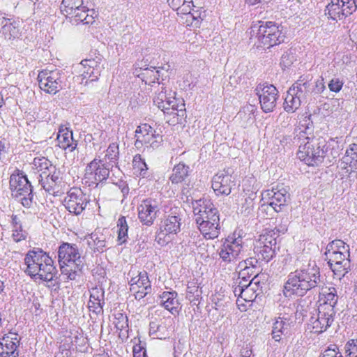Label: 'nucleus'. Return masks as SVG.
Segmentation results:
<instances>
[{"label":"nucleus","instance_id":"nucleus-1","mask_svg":"<svg viewBox=\"0 0 357 357\" xmlns=\"http://www.w3.org/2000/svg\"><path fill=\"white\" fill-rule=\"evenodd\" d=\"M323 284L319 267L314 261H309L291 272L284 285V294L304 296L308 291L320 288Z\"/></svg>","mask_w":357,"mask_h":357},{"label":"nucleus","instance_id":"nucleus-2","mask_svg":"<svg viewBox=\"0 0 357 357\" xmlns=\"http://www.w3.org/2000/svg\"><path fill=\"white\" fill-rule=\"evenodd\" d=\"M24 273L34 280L52 282L57 277V269L52 259L40 248H33L26 254Z\"/></svg>","mask_w":357,"mask_h":357},{"label":"nucleus","instance_id":"nucleus-3","mask_svg":"<svg viewBox=\"0 0 357 357\" xmlns=\"http://www.w3.org/2000/svg\"><path fill=\"white\" fill-rule=\"evenodd\" d=\"M299 148L298 158L309 166L321 163L326 153V141L323 137H310L306 132L301 130L298 135Z\"/></svg>","mask_w":357,"mask_h":357},{"label":"nucleus","instance_id":"nucleus-4","mask_svg":"<svg viewBox=\"0 0 357 357\" xmlns=\"http://www.w3.org/2000/svg\"><path fill=\"white\" fill-rule=\"evenodd\" d=\"M349 245L342 240H335L326 247V260L338 279H341L351 270Z\"/></svg>","mask_w":357,"mask_h":357},{"label":"nucleus","instance_id":"nucleus-5","mask_svg":"<svg viewBox=\"0 0 357 357\" xmlns=\"http://www.w3.org/2000/svg\"><path fill=\"white\" fill-rule=\"evenodd\" d=\"M58 257L62 275H66L68 280H76L84 266L83 259L77 246L63 243L59 248Z\"/></svg>","mask_w":357,"mask_h":357},{"label":"nucleus","instance_id":"nucleus-6","mask_svg":"<svg viewBox=\"0 0 357 357\" xmlns=\"http://www.w3.org/2000/svg\"><path fill=\"white\" fill-rule=\"evenodd\" d=\"M284 38L282 28L273 22H259L251 27L250 38L257 47L268 49L283 43Z\"/></svg>","mask_w":357,"mask_h":357},{"label":"nucleus","instance_id":"nucleus-7","mask_svg":"<svg viewBox=\"0 0 357 357\" xmlns=\"http://www.w3.org/2000/svg\"><path fill=\"white\" fill-rule=\"evenodd\" d=\"M245 250L243 238L239 232L234 231L225 238L218 253L222 262L226 264H234L243 257Z\"/></svg>","mask_w":357,"mask_h":357},{"label":"nucleus","instance_id":"nucleus-8","mask_svg":"<svg viewBox=\"0 0 357 357\" xmlns=\"http://www.w3.org/2000/svg\"><path fill=\"white\" fill-rule=\"evenodd\" d=\"M10 189L12 195L22 204L29 208L33 203V190L31 183L22 171L16 169L10 176Z\"/></svg>","mask_w":357,"mask_h":357},{"label":"nucleus","instance_id":"nucleus-9","mask_svg":"<svg viewBox=\"0 0 357 357\" xmlns=\"http://www.w3.org/2000/svg\"><path fill=\"white\" fill-rule=\"evenodd\" d=\"M153 102L164 113L174 116H177V122L181 121L185 116L184 101L171 96L170 93L167 95V91L163 86L161 87L160 91L155 93Z\"/></svg>","mask_w":357,"mask_h":357},{"label":"nucleus","instance_id":"nucleus-10","mask_svg":"<svg viewBox=\"0 0 357 357\" xmlns=\"http://www.w3.org/2000/svg\"><path fill=\"white\" fill-rule=\"evenodd\" d=\"M66 75L59 69H45L38 75L39 87L45 93L56 94L65 86Z\"/></svg>","mask_w":357,"mask_h":357},{"label":"nucleus","instance_id":"nucleus-11","mask_svg":"<svg viewBox=\"0 0 357 357\" xmlns=\"http://www.w3.org/2000/svg\"><path fill=\"white\" fill-rule=\"evenodd\" d=\"M136 139L135 146L137 149H156L159 146L162 137L156 133V130L147 123H142L137 126L135 130Z\"/></svg>","mask_w":357,"mask_h":357},{"label":"nucleus","instance_id":"nucleus-12","mask_svg":"<svg viewBox=\"0 0 357 357\" xmlns=\"http://www.w3.org/2000/svg\"><path fill=\"white\" fill-rule=\"evenodd\" d=\"M111 167L105 160L95 158L85 169L84 180L89 185L105 181L109 176Z\"/></svg>","mask_w":357,"mask_h":357},{"label":"nucleus","instance_id":"nucleus-13","mask_svg":"<svg viewBox=\"0 0 357 357\" xmlns=\"http://www.w3.org/2000/svg\"><path fill=\"white\" fill-rule=\"evenodd\" d=\"M335 310L330 305H319L316 314L310 320V325L314 333H321L331 326L334 321Z\"/></svg>","mask_w":357,"mask_h":357},{"label":"nucleus","instance_id":"nucleus-14","mask_svg":"<svg viewBox=\"0 0 357 357\" xmlns=\"http://www.w3.org/2000/svg\"><path fill=\"white\" fill-rule=\"evenodd\" d=\"M255 91L259 98L261 109L266 113L273 112L279 97L276 87L267 83L259 84Z\"/></svg>","mask_w":357,"mask_h":357},{"label":"nucleus","instance_id":"nucleus-15","mask_svg":"<svg viewBox=\"0 0 357 357\" xmlns=\"http://www.w3.org/2000/svg\"><path fill=\"white\" fill-rule=\"evenodd\" d=\"M357 9V0H331L326 7L329 17L338 21L351 15Z\"/></svg>","mask_w":357,"mask_h":357},{"label":"nucleus","instance_id":"nucleus-16","mask_svg":"<svg viewBox=\"0 0 357 357\" xmlns=\"http://www.w3.org/2000/svg\"><path fill=\"white\" fill-rule=\"evenodd\" d=\"M89 202V197L80 188H73L67 192L64 206L70 213L76 215L81 214Z\"/></svg>","mask_w":357,"mask_h":357},{"label":"nucleus","instance_id":"nucleus-17","mask_svg":"<svg viewBox=\"0 0 357 357\" xmlns=\"http://www.w3.org/2000/svg\"><path fill=\"white\" fill-rule=\"evenodd\" d=\"M278 249L277 240L271 235H262L256 241L254 245V252L258 259L268 262L275 255Z\"/></svg>","mask_w":357,"mask_h":357},{"label":"nucleus","instance_id":"nucleus-18","mask_svg":"<svg viewBox=\"0 0 357 357\" xmlns=\"http://www.w3.org/2000/svg\"><path fill=\"white\" fill-rule=\"evenodd\" d=\"M128 276L130 278L128 284L130 286V291H135L139 288L144 287V293L141 292L136 295V300L140 301L152 291L151 281L149 279L148 273L145 271L135 272L131 269Z\"/></svg>","mask_w":357,"mask_h":357},{"label":"nucleus","instance_id":"nucleus-19","mask_svg":"<svg viewBox=\"0 0 357 357\" xmlns=\"http://www.w3.org/2000/svg\"><path fill=\"white\" fill-rule=\"evenodd\" d=\"M137 210L140 222L144 225L151 226L160 212L159 204L155 199H146L142 201Z\"/></svg>","mask_w":357,"mask_h":357},{"label":"nucleus","instance_id":"nucleus-20","mask_svg":"<svg viewBox=\"0 0 357 357\" xmlns=\"http://www.w3.org/2000/svg\"><path fill=\"white\" fill-rule=\"evenodd\" d=\"M39 183L42 188L50 195L59 196L63 193V182L59 171L56 169L43 176L39 175Z\"/></svg>","mask_w":357,"mask_h":357},{"label":"nucleus","instance_id":"nucleus-21","mask_svg":"<svg viewBox=\"0 0 357 357\" xmlns=\"http://www.w3.org/2000/svg\"><path fill=\"white\" fill-rule=\"evenodd\" d=\"M269 205L277 213L284 210L290 201V194L287 187L277 185L268 191Z\"/></svg>","mask_w":357,"mask_h":357},{"label":"nucleus","instance_id":"nucleus-22","mask_svg":"<svg viewBox=\"0 0 357 357\" xmlns=\"http://www.w3.org/2000/svg\"><path fill=\"white\" fill-rule=\"evenodd\" d=\"M211 183V187L217 195H229L236 185L234 178L225 170L216 174L213 177Z\"/></svg>","mask_w":357,"mask_h":357},{"label":"nucleus","instance_id":"nucleus-23","mask_svg":"<svg viewBox=\"0 0 357 357\" xmlns=\"http://www.w3.org/2000/svg\"><path fill=\"white\" fill-rule=\"evenodd\" d=\"M172 319H155L150 322L149 334L154 338L165 340L168 337L172 331Z\"/></svg>","mask_w":357,"mask_h":357},{"label":"nucleus","instance_id":"nucleus-24","mask_svg":"<svg viewBox=\"0 0 357 357\" xmlns=\"http://www.w3.org/2000/svg\"><path fill=\"white\" fill-rule=\"evenodd\" d=\"M340 167L349 175L357 172V143H352L347 148L340 161Z\"/></svg>","mask_w":357,"mask_h":357},{"label":"nucleus","instance_id":"nucleus-25","mask_svg":"<svg viewBox=\"0 0 357 357\" xmlns=\"http://www.w3.org/2000/svg\"><path fill=\"white\" fill-rule=\"evenodd\" d=\"M214 216L212 221H203L201 219L197 220V227L206 239H215L218 237L220 233V220Z\"/></svg>","mask_w":357,"mask_h":357},{"label":"nucleus","instance_id":"nucleus-26","mask_svg":"<svg viewBox=\"0 0 357 357\" xmlns=\"http://www.w3.org/2000/svg\"><path fill=\"white\" fill-rule=\"evenodd\" d=\"M0 36L6 40H13L20 36L19 24L10 19L0 17Z\"/></svg>","mask_w":357,"mask_h":357},{"label":"nucleus","instance_id":"nucleus-27","mask_svg":"<svg viewBox=\"0 0 357 357\" xmlns=\"http://www.w3.org/2000/svg\"><path fill=\"white\" fill-rule=\"evenodd\" d=\"M20 344L18 335L16 333H10L0 338V354L18 356L17 348Z\"/></svg>","mask_w":357,"mask_h":357},{"label":"nucleus","instance_id":"nucleus-28","mask_svg":"<svg viewBox=\"0 0 357 357\" xmlns=\"http://www.w3.org/2000/svg\"><path fill=\"white\" fill-rule=\"evenodd\" d=\"M56 139L59 146L64 150L72 152L77 148V142L73 139V132L66 127L59 128Z\"/></svg>","mask_w":357,"mask_h":357},{"label":"nucleus","instance_id":"nucleus-29","mask_svg":"<svg viewBox=\"0 0 357 357\" xmlns=\"http://www.w3.org/2000/svg\"><path fill=\"white\" fill-rule=\"evenodd\" d=\"M160 303L172 314L178 313L180 303L178 299V294L175 291H163L159 296Z\"/></svg>","mask_w":357,"mask_h":357},{"label":"nucleus","instance_id":"nucleus-30","mask_svg":"<svg viewBox=\"0 0 357 357\" xmlns=\"http://www.w3.org/2000/svg\"><path fill=\"white\" fill-rule=\"evenodd\" d=\"M291 322L287 318L278 317L273 324L272 338L276 342L282 339V335H287L290 333Z\"/></svg>","mask_w":357,"mask_h":357},{"label":"nucleus","instance_id":"nucleus-31","mask_svg":"<svg viewBox=\"0 0 357 357\" xmlns=\"http://www.w3.org/2000/svg\"><path fill=\"white\" fill-rule=\"evenodd\" d=\"M139 68L140 69L139 70L136 68L134 73L138 77H140L146 84H151L158 81L160 76V70H157L155 67L151 66L149 68L146 65H142L139 66Z\"/></svg>","mask_w":357,"mask_h":357},{"label":"nucleus","instance_id":"nucleus-32","mask_svg":"<svg viewBox=\"0 0 357 357\" xmlns=\"http://www.w3.org/2000/svg\"><path fill=\"white\" fill-rule=\"evenodd\" d=\"M303 101L311 93L312 83L307 77H301L290 88Z\"/></svg>","mask_w":357,"mask_h":357},{"label":"nucleus","instance_id":"nucleus-33","mask_svg":"<svg viewBox=\"0 0 357 357\" xmlns=\"http://www.w3.org/2000/svg\"><path fill=\"white\" fill-rule=\"evenodd\" d=\"M87 245L93 252L102 253L106 250V237L98 232H93L86 237Z\"/></svg>","mask_w":357,"mask_h":357},{"label":"nucleus","instance_id":"nucleus-34","mask_svg":"<svg viewBox=\"0 0 357 357\" xmlns=\"http://www.w3.org/2000/svg\"><path fill=\"white\" fill-rule=\"evenodd\" d=\"M320 288L319 301L321 303L319 305H330L334 310L338 299L336 289L332 286L324 287L322 284Z\"/></svg>","mask_w":357,"mask_h":357},{"label":"nucleus","instance_id":"nucleus-35","mask_svg":"<svg viewBox=\"0 0 357 357\" xmlns=\"http://www.w3.org/2000/svg\"><path fill=\"white\" fill-rule=\"evenodd\" d=\"M192 208L195 218L196 216L203 217L218 210L213 204L206 199H199L192 202Z\"/></svg>","mask_w":357,"mask_h":357},{"label":"nucleus","instance_id":"nucleus-36","mask_svg":"<svg viewBox=\"0 0 357 357\" xmlns=\"http://www.w3.org/2000/svg\"><path fill=\"white\" fill-rule=\"evenodd\" d=\"M93 13V10H90L86 6L84 5L77 10V12L70 16L68 19L72 24H78L83 23L84 24H92L94 22V17L89 13Z\"/></svg>","mask_w":357,"mask_h":357},{"label":"nucleus","instance_id":"nucleus-37","mask_svg":"<svg viewBox=\"0 0 357 357\" xmlns=\"http://www.w3.org/2000/svg\"><path fill=\"white\" fill-rule=\"evenodd\" d=\"M256 111L257 107L255 105L246 104L240 109L236 118L241 121L243 126H246L255 121Z\"/></svg>","mask_w":357,"mask_h":357},{"label":"nucleus","instance_id":"nucleus-38","mask_svg":"<svg viewBox=\"0 0 357 357\" xmlns=\"http://www.w3.org/2000/svg\"><path fill=\"white\" fill-rule=\"evenodd\" d=\"M189 172L190 167L180 162L174 167L169 179L172 183H181L188 176Z\"/></svg>","mask_w":357,"mask_h":357},{"label":"nucleus","instance_id":"nucleus-39","mask_svg":"<svg viewBox=\"0 0 357 357\" xmlns=\"http://www.w3.org/2000/svg\"><path fill=\"white\" fill-rule=\"evenodd\" d=\"M181 218L178 215H169L164 220V231L167 234H177L181 230Z\"/></svg>","mask_w":357,"mask_h":357},{"label":"nucleus","instance_id":"nucleus-40","mask_svg":"<svg viewBox=\"0 0 357 357\" xmlns=\"http://www.w3.org/2000/svg\"><path fill=\"white\" fill-rule=\"evenodd\" d=\"M303 102L294 91L289 89L284 99V109L289 113H293L300 107Z\"/></svg>","mask_w":357,"mask_h":357},{"label":"nucleus","instance_id":"nucleus-41","mask_svg":"<svg viewBox=\"0 0 357 357\" xmlns=\"http://www.w3.org/2000/svg\"><path fill=\"white\" fill-rule=\"evenodd\" d=\"M32 165L33 168L36 169L38 172H40V174H43V176L56 169V167L52 165L51 161L45 157L35 158Z\"/></svg>","mask_w":357,"mask_h":357},{"label":"nucleus","instance_id":"nucleus-42","mask_svg":"<svg viewBox=\"0 0 357 357\" xmlns=\"http://www.w3.org/2000/svg\"><path fill=\"white\" fill-rule=\"evenodd\" d=\"M84 4L83 0H63L61 4V11L67 17L73 16L77 10Z\"/></svg>","mask_w":357,"mask_h":357},{"label":"nucleus","instance_id":"nucleus-43","mask_svg":"<svg viewBox=\"0 0 357 357\" xmlns=\"http://www.w3.org/2000/svg\"><path fill=\"white\" fill-rule=\"evenodd\" d=\"M257 198V193L254 191L245 193L244 198L241 199L240 211L245 216L251 214L255 207V200Z\"/></svg>","mask_w":357,"mask_h":357},{"label":"nucleus","instance_id":"nucleus-44","mask_svg":"<svg viewBox=\"0 0 357 357\" xmlns=\"http://www.w3.org/2000/svg\"><path fill=\"white\" fill-rule=\"evenodd\" d=\"M119 156V144L116 142H114L110 144L108 146L107 149L106 150L105 158L102 160H105V162L109 164V166L111 167V171H112L114 165L116 164Z\"/></svg>","mask_w":357,"mask_h":357},{"label":"nucleus","instance_id":"nucleus-45","mask_svg":"<svg viewBox=\"0 0 357 357\" xmlns=\"http://www.w3.org/2000/svg\"><path fill=\"white\" fill-rule=\"evenodd\" d=\"M133 174L136 176L146 177L148 174V167L141 155L137 154L132 159Z\"/></svg>","mask_w":357,"mask_h":357},{"label":"nucleus","instance_id":"nucleus-46","mask_svg":"<svg viewBox=\"0 0 357 357\" xmlns=\"http://www.w3.org/2000/svg\"><path fill=\"white\" fill-rule=\"evenodd\" d=\"M117 241L119 244L126 243L128 240V225L125 216H121L117 220Z\"/></svg>","mask_w":357,"mask_h":357},{"label":"nucleus","instance_id":"nucleus-47","mask_svg":"<svg viewBox=\"0 0 357 357\" xmlns=\"http://www.w3.org/2000/svg\"><path fill=\"white\" fill-rule=\"evenodd\" d=\"M102 59L100 56H96L92 59H86L82 60L79 63L80 68H92V71H93V75H98V73H100L102 70V66H100V62Z\"/></svg>","mask_w":357,"mask_h":357},{"label":"nucleus","instance_id":"nucleus-48","mask_svg":"<svg viewBox=\"0 0 357 357\" xmlns=\"http://www.w3.org/2000/svg\"><path fill=\"white\" fill-rule=\"evenodd\" d=\"M114 324L117 331H119V336H126L128 333V317L121 313L115 316Z\"/></svg>","mask_w":357,"mask_h":357},{"label":"nucleus","instance_id":"nucleus-49","mask_svg":"<svg viewBox=\"0 0 357 357\" xmlns=\"http://www.w3.org/2000/svg\"><path fill=\"white\" fill-rule=\"evenodd\" d=\"M79 70L81 74L78 78L80 79V84L85 86L90 82L97 81L100 75V73L93 75V73H92V68H91L89 69L80 68Z\"/></svg>","mask_w":357,"mask_h":357},{"label":"nucleus","instance_id":"nucleus-50","mask_svg":"<svg viewBox=\"0 0 357 357\" xmlns=\"http://www.w3.org/2000/svg\"><path fill=\"white\" fill-rule=\"evenodd\" d=\"M187 298L191 302L196 305V301L199 302L201 296L202 291L198 286L195 284L188 285L187 287Z\"/></svg>","mask_w":357,"mask_h":357},{"label":"nucleus","instance_id":"nucleus-51","mask_svg":"<svg viewBox=\"0 0 357 357\" xmlns=\"http://www.w3.org/2000/svg\"><path fill=\"white\" fill-rule=\"evenodd\" d=\"M345 357H357V338L349 340L344 345Z\"/></svg>","mask_w":357,"mask_h":357},{"label":"nucleus","instance_id":"nucleus-52","mask_svg":"<svg viewBox=\"0 0 357 357\" xmlns=\"http://www.w3.org/2000/svg\"><path fill=\"white\" fill-rule=\"evenodd\" d=\"M104 305L105 302L102 303V301H94L93 299H89L88 307L90 312H92L93 314L98 315L103 313Z\"/></svg>","mask_w":357,"mask_h":357},{"label":"nucleus","instance_id":"nucleus-53","mask_svg":"<svg viewBox=\"0 0 357 357\" xmlns=\"http://www.w3.org/2000/svg\"><path fill=\"white\" fill-rule=\"evenodd\" d=\"M320 357H343V355L340 352L337 345L331 344L324 350Z\"/></svg>","mask_w":357,"mask_h":357},{"label":"nucleus","instance_id":"nucleus-54","mask_svg":"<svg viewBox=\"0 0 357 357\" xmlns=\"http://www.w3.org/2000/svg\"><path fill=\"white\" fill-rule=\"evenodd\" d=\"M258 260L259 259L256 258H248L239 263V267L241 269H249V271H252L257 268Z\"/></svg>","mask_w":357,"mask_h":357},{"label":"nucleus","instance_id":"nucleus-55","mask_svg":"<svg viewBox=\"0 0 357 357\" xmlns=\"http://www.w3.org/2000/svg\"><path fill=\"white\" fill-rule=\"evenodd\" d=\"M192 7H195L192 1L185 0V3L180 6L176 13L178 15H185L188 17V15H190L191 10H192Z\"/></svg>","mask_w":357,"mask_h":357},{"label":"nucleus","instance_id":"nucleus-56","mask_svg":"<svg viewBox=\"0 0 357 357\" xmlns=\"http://www.w3.org/2000/svg\"><path fill=\"white\" fill-rule=\"evenodd\" d=\"M255 284L251 283L250 284V287L247 288L243 289V295L241 296V298L245 301L246 303H249L250 302L253 301L257 294H255L253 291L252 286Z\"/></svg>","mask_w":357,"mask_h":357},{"label":"nucleus","instance_id":"nucleus-57","mask_svg":"<svg viewBox=\"0 0 357 357\" xmlns=\"http://www.w3.org/2000/svg\"><path fill=\"white\" fill-rule=\"evenodd\" d=\"M94 301H102V303L105 301V291L103 289L100 287L92 288L90 291V298Z\"/></svg>","mask_w":357,"mask_h":357},{"label":"nucleus","instance_id":"nucleus-58","mask_svg":"<svg viewBox=\"0 0 357 357\" xmlns=\"http://www.w3.org/2000/svg\"><path fill=\"white\" fill-rule=\"evenodd\" d=\"M12 238L14 241L18 243L25 240L27 236V232L20 227V229H13Z\"/></svg>","mask_w":357,"mask_h":357},{"label":"nucleus","instance_id":"nucleus-59","mask_svg":"<svg viewBox=\"0 0 357 357\" xmlns=\"http://www.w3.org/2000/svg\"><path fill=\"white\" fill-rule=\"evenodd\" d=\"M330 91L333 92H339L343 86V82L339 78L332 79L328 84Z\"/></svg>","mask_w":357,"mask_h":357},{"label":"nucleus","instance_id":"nucleus-60","mask_svg":"<svg viewBox=\"0 0 357 357\" xmlns=\"http://www.w3.org/2000/svg\"><path fill=\"white\" fill-rule=\"evenodd\" d=\"M326 89V86L324 84V78L320 77L318 79L314 84V86H312V93H314L316 94H319L322 93Z\"/></svg>","mask_w":357,"mask_h":357},{"label":"nucleus","instance_id":"nucleus-61","mask_svg":"<svg viewBox=\"0 0 357 357\" xmlns=\"http://www.w3.org/2000/svg\"><path fill=\"white\" fill-rule=\"evenodd\" d=\"M201 12L199 10H191L190 15H188V18H190L191 24H195V26H197L199 22L202 20L201 17Z\"/></svg>","mask_w":357,"mask_h":357},{"label":"nucleus","instance_id":"nucleus-62","mask_svg":"<svg viewBox=\"0 0 357 357\" xmlns=\"http://www.w3.org/2000/svg\"><path fill=\"white\" fill-rule=\"evenodd\" d=\"M214 216L216 217L215 220H220L218 210H216V211H213V213H208V215H206L203 217L196 216V218H195V221L197 225V220L199 219H201V220H203V221H212L211 219H212V218H213V219H214Z\"/></svg>","mask_w":357,"mask_h":357},{"label":"nucleus","instance_id":"nucleus-63","mask_svg":"<svg viewBox=\"0 0 357 357\" xmlns=\"http://www.w3.org/2000/svg\"><path fill=\"white\" fill-rule=\"evenodd\" d=\"M167 2L173 10L177 11L180 6L185 3V0H167Z\"/></svg>","mask_w":357,"mask_h":357},{"label":"nucleus","instance_id":"nucleus-64","mask_svg":"<svg viewBox=\"0 0 357 357\" xmlns=\"http://www.w3.org/2000/svg\"><path fill=\"white\" fill-rule=\"evenodd\" d=\"M11 225L12 228L20 229L22 226L21 220L18 215L13 214L11 216Z\"/></svg>","mask_w":357,"mask_h":357}]
</instances>
